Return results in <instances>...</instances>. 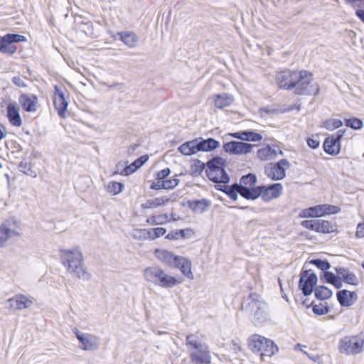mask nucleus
<instances>
[{
  "instance_id": "obj_1",
  "label": "nucleus",
  "mask_w": 364,
  "mask_h": 364,
  "mask_svg": "<svg viewBox=\"0 0 364 364\" xmlns=\"http://www.w3.org/2000/svg\"><path fill=\"white\" fill-rule=\"evenodd\" d=\"M280 88L293 90L296 95H317L319 92L317 84L312 83L311 73L306 70H284L276 75Z\"/></svg>"
},
{
  "instance_id": "obj_2",
  "label": "nucleus",
  "mask_w": 364,
  "mask_h": 364,
  "mask_svg": "<svg viewBox=\"0 0 364 364\" xmlns=\"http://www.w3.org/2000/svg\"><path fill=\"white\" fill-rule=\"evenodd\" d=\"M257 177L252 173L243 176L240 183L232 186L220 185L218 190L224 191L231 199L236 200L237 194L247 200H255L259 198V186H256Z\"/></svg>"
},
{
  "instance_id": "obj_3",
  "label": "nucleus",
  "mask_w": 364,
  "mask_h": 364,
  "mask_svg": "<svg viewBox=\"0 0 364 364\" xmlns=\"http://www.w3.org/2000/svg\"><path fill=\"white\" fill-rule=\"evenodd\" d=\"M62 263L73 277L88 280L90 274L83 267V256L79 248L72 250H60Z\"/></svg>"
},
{
  "instance_id": "obj_4",
  "label": "nucleus",
  "mask_w": 364,
  "mask_h": 364,
  "mask_svg": "<svg viewBox=\"0 0 364 364\" xmlns=\"http://www.w3.org/2000/svg\"><path fill=\"white\" fill-rule=\"evenodd\" d=\"M143 276L147 282L164 289L173 288L182 282V279L168 274L158 266L145 268L143 271Z\"/></svg>"
},
{
  "instance_id": "obj_5",
  "label": "nucleus",
  "mask_w": 364,
  "mask_h": 364,
  "mask_svg": "<svg viewBox=\"0 0 364 364\" xmlns=\"http://www.w3.org/2000/svg\"><path fill=\"white\" fill-rule=\"evenodd\" d=\"M186 344L188 348L190 358L193 364L211 363V355L208 346L201 343L196 335H188Z\"/></svg>"
},
{
  "instance_id": "obj_6",
  "label": "nucleus",
  "mask_w": 364,
  "mask_h": 364,
  "mask_svg": "<svg viewBox=\"0 0 364 364\" xmlns=\"http://www.w3.org/2000/svg\"><path fill=\"white\" fill-rule=\"evenodd\" d=\"M249 346L252 352L259 353L261 359L263 360L265 357H271L279 350L278 347L272 340L258 334L250 336Z\"/></svg>"
},
{
  "instance_id": "obj_7",
  "label": "nucleus",
  "mask_w": 364,
  "mask_h": 364,
  "mask_svg": "<svg viewBox=\"0 0 364 364\" xmlns=\"http://www.w3.org/2000/svg\"><path fill=\"white\" fill-rule=\"evenodd\" d=\"M364 348V333L349 335L341 338L338 343V350L346 355H356Z\"/></svg>"
},
{
  "instance_id": "obj_8",
  "label": "nucleus",
  "mask_w": 364,
  "mask_h": 364,
  "mask_svg": "<svg viewBox=\"0 0 364 364\" xmlns=\"http://www.w3.org/2000/svg\"><path fill=\"white\" fill-rule=\"evenodd\" d=\"M207 166L206 175L210 181L219 183L218 189L220 185H225L229 182L230 178L224 169L225 160L223 158H213L208 161Z\"/></svg>"
},
{
  "instance_id": "obj_9",
  "label": "nucleus",
  "mask_w": 364,
  "mask_h": 364,
  "mask_svg": "<svg viewBox=\"0 0 364 364\" xmlns=\"http://www.w3.org/2000/svg\"><path fill=\"white\" fill-rule=\"evenodd\" d=\"M73 332L79 341V348L81 350L94 352L99 349L101 343L99 337L92 333L82 332L77 328H74Z\"/></svg>"
},
{
  "instance_id": "obj_10",
  "label": "nucleus",
  "mask_w": 364,
  "mask_h": 364,
  "mask_svg": "<svg viewBox=\"0 0 364 364\" xmlns=\"http://www.w3.org/2000/svg\"><path fill=\"white\" fill-rule=\"evenodd\" d=\"M247 308L254 315V316L259 320L263 318L267 313V305L265 302L261 301L259 295L251 294L246 300Z\"/></svg>"
},
{
  "instance_id": "obj_11",
  "label": "nucleus",
  "mask_w": 364,
  "mask_h": 364,
  "mask_svg": "<svg viewBox=\"0 0 364 364\" xmlns=\"http://www.w3.org/2000/svg\"><path fill=\"white\" fill-rule=\"evenodd\" d=\"M289 167L287 159H281L276 164H269L264 168V173L273 180H281L285 177V171Z\"/></svg>"
},
{
  "instance_id": "obj_12",
  "label": "nucleus",
  "mask_w": 364,
  "mask_h": 364,
  "mask_svg": "<svg viewBox=\"0 0 364 364\" xmlns=\"http://www.w3.org/2000/svg\"><path fill=\"white\" fill-rule=\"evenodd\" d=\"M34 298L30 295L18 294L7 300L9 307L12 311H21L31 307Z\"/></svg>"
},
{
  "instance_id": "obj_13",
  "label": "nucleus",
  "mask_w": 364,
  "mask_h": 364,
  "mask_svg": "<svg viewBox=\"0 0 364 364\" xmlns=\"http://www.w3.org/2000/svg\"><path fill=\"white\" fill-rule=\"evenodd\" d=\"M317 283V276L314 273L304 271L301 273L299 286L305 296L310 295Z\"/></svg>"
},
{
  "instance_id": "obj_14",
  "label": "nucleus",
  "mask_w": 364,
  "mask_h": 364,
  "mask_svg": "<svg viewBox=\"0 0 364 364\" xmlns=\"http://www.w3.org/2000/svg\"><path fill=\"white\" fill-rule=\"evenodd\" d=\"M66 91L63 87L55 86L54 106L61 117H65L68 102L65 97Z\"/></svg>"
},
{
  "instance_id": "obj_15",
  "label": "nucleus",
  "mask_w": 364,
  "mask_h": 364,
  "mask_svg": "<svg viewBox=\"0 0 364 364\" xmlns=\"http://www.w3.org/2000/svg\"><path fill=\"white\" fill-rule=\"evenodd\" d=\"M283 188L280 183H274L269 186H259L258 190L259 197H262L265 202H269L272 199L277 198L282 193Z\"/></svg>"
},
{
  "instance_id": "obj_16",
  "label": "nucleus",
  "mask_w": 364,
  "mask_h": 364,
  "mask_svg": "<svg viewBox=\"0 0 364 364\" xmlns=\"http://www.w3.org/2000/svg\"><path fill=\"white\" fill-rule=\"evenodd\" d=\"M255 146V145L254 144H250L242 141H232L225 144L223 146V149L225 152L239 155L247 154L251 152L252 149Z\"/></svg>"
},
{
  "instance_id": "obj_17",
  "label": "nucleus",
  "mask_w": 364,
  "mask_h": 364,
  "mask_svg": "<svg viewBox=\"0 0 364 364\" xmlns=\"http://www.w3.org/2000/svg\"><path fill=\"white\" fill-rule=\"evenodd\" d=\"M345 131L339 130L336 134L327 137L323 143L324 151L331 155H336L340 152V140Z\"/></svg>"
},
{
  "instance_id": "obj_18",
  "label": "nucleus",
  "mask_w": 364,
  "mask_h": 364,
  "mask_svg": "<svg viewBox=\"0 0 364 364\" xmlns=\"http://www.w3.org/2000/svg\"><path fill=\"white\" fill-rule=\"evenodd\" d=\"M14 226L11 220H6L0 225V247H4L10 239L19 235Z\"/></svg>"
},
{
  "instance_id": "obj_19",
  "label": "nucleus",
  "mask_w": 364,
  "mask_h": 364,
  "mask_svg": "<svg viewBox=\"0 0 364 364\" xmlns=\"http://www.w3.org/2000/svg\"><path fill=\"white\" fill-rule=\"evenodd\" d=\"M154 255L161 263L169 267H173L178 256L164 249H156Z\"/></svg>"
},
{
  "instance_id": "obj_20",
  "label": "nucleus",
  "mask_w": 364,
  "mask_h": 364,
  "mask_svg": "<svg viewBox=\"0 0 364 364\" xmlns=\"http://www.w3.org/2000/svg\"><path fill=\"white\" fill-rule=\"evenodd\" d=\"M19 102L26 112H34L37 110L38 98L33 95L22 94L19 97Z\"/></svg>"
},
{
  "instance_id": "obj_21",
  "label": "nucleus",
  "mask_w": 364,
  "mask_h": 364,
  "mask_svg": "<svg viewBox=\"0 0 364 364\" xmlns=\"http://www.w3.org/2000/svg\"><path fill=\"white\" fill-rule=\"evenodd\" d=\"M4 46L6 47L5 53L13 54L16 51V46L12 43L26 41V38L21 35L9 33L4 36Z\"/></svg>"
},
{
  "instance_id": "obj_22",
  "label": "nucleus",
  "mask_w": 364,
  "mask_h": 364,
  "mask_svg": "<svg viewBox=\"0 0 364 364\" xmlns=\"http://www.w3.org/2000/svg\"><path fill=\"white\" fill-rule=\"evenodd\" d=\"M278 154L282 155L283 152L277 146H266L257 151V156L262 161L272 160Z\"/></svg>"
},
{
  "instance_id": "obj_23",
  "label": "nucleus",
  "mask_w": 364,
  "mask_h": 364,
  "mask_svg": "<svg viewBox=\"0 0 364 364\" xmlns=\"http://www.w3.org/2000/svg\"><path fill=\"white\" fill-rule=\"evenodd\" d=\"M191 262L183 257L178 256L173 268H178L182 274L190 279H193L194 276L191 271Z\"/></svg>"
},
{
  "instance_id": "obj_24",
  "label": "nucleus",
  "mask_w": 364,
  "mask_h": 364,
  "mask_svg": "<svg viewBox=\"0 0 364 364\" xmlns=\"http://www.w3.org/2000/svg\"><path fill=\"white\" fill-rule=\"evenodd\" d=\"M230 135L234 138L247 141L257 142L262 139V136L260 134L252 131H241L232 133Z\"/></svg>"
},
{
  "instance_id": "obj_25",
  "label": "nucleus",
  "mask_w": 364,
  "mask_h": 364,
  "mask_svg": "<svg viewBox=\"0 0 364 364\" xmlns=\"http://www.w3.org/2000/svg\"><path fill=\"white\" fill-rule=\"evenodd\" d=\"M7 117L9 122L15 127H21L22 120L19 114V109L14 104H9L7 107Z\"/></svg>"
},
{
  "instance_id": "obj_26",
  "label": "nucleus",
  "mask_w": 364,
  "mask_h": 364,
  "mask_svg": "<svg viewBox=\"0 0 364 364\" xmlns=\"http://www.w3.org/2000/svg\"><path fill=\"white\" fill-rule=\"evenodd\" d=\"M337 298L341 306H350L355 301L356 294L348 290H342L337 293Z\"/></svg>"
},
{
  "instance_id": "obj_27",
  "label": "nucleus",
  "mask_w": 364,
  "mask_h": 364,
  "mask_svg": "<svg viewBox=\"0 0 364 364\" xmlns=\"http://www.w3.org/2000/svg\"><path fill=\"white\" fill-rule=\"evenodd\" d=\"M213 100L215 106L219 109L231 105L234 101L232 96L226 93L215 95Z\"/></svg>"
},
{
  "instance_id": "obj_28",
  "label": "nucleus",
  "mask_w": 364,
  "mask_h": 364,
  "mask_svg": "<svg viewBox=\"0 0 364 364\" xmlns=\"http://www.w3.org/2000/svg\"><path fill=\"white\" fill-rule=\"evenodd\" d=\"M315 218L322 217L326 214L336 213L339 210V208L328 204L318 205L313 207Z\"/></svg>"
},
{
  "instance_id": "obj_29",
  "label": "nucleus",
  "mask_w": 364,
  "mask_h": 364,
  "mask_svg": "<svg viewBox=\"0 0 364 364\" xmlns=\"http://www.w3.org/2000/svg\"><path fill=\"white\" fill-rule=\"evenodd\" d=\"M170 200L171 198L168 196L157 197L147 200L144 203L141 204V207L143 209H154L168 203Z\"/></svg>"
},
{
  "instance_id": "obj_30",
  "label": "nucleus",
  "mask_w": 364,
  "mask_h": 364,
  "mask_svg": "<svg viewBox=\"0 0 364 364\" xmlns=\"http://www.w3.org/2000/svg\"><path fill=\"white\" fill-rule=\"evenodd\" d=\"M178 151L187 156H191L198 152L197 139L183 143L178 148Z\"/></svg>"
},
{
  "instance_id": "obj_31",
  "label": "nucleus",
  "mask_w": 364,
  "mask_h": 364,
  "mask_svg": "<svg viewBox=\"0 0 364 364\" xmlns=\"http://www.w3.org/2000/svg\"><path fill=\"white\" fill-rule=\"evenodd\" d=\"M149 157L147 155H144L135 160L130 165L127 166L121 172L124 176H128L136 171L139 168L142 166L148 160Z\"/></svg>"
},
{
  "instance_id": "obj_32",
  "label": "nucleus",
  "mask_w": 364,
  "mask_h": 364,
  "mask_svg": "<svg viewBox=\"0 0 364 364\" xmlns=\"http://www.w3.org/2000/svg\"><path fill=\"white\" fill-rule=\"evenodd\" d=\"M336 272L338 275L341 278L343 279V280L349 284L353 285H357L358 284V278L355 276V274L349 271V269L346 268H336Z\"/></svg>"
},
{
  "instance_id": "obj_33",
  "label": "nucleus",
  "mask_w": 364,
  "mask_h": 364,
  "mask_svg": "<svg viewBox=\"0 0 364 364\" xmlns=\"http://www.w3.org/2000/svg\"><path fill=\"white\" fill-rule=\"evenodd\" d=\"M118 35L120 36V40L129 48H134L139 40L136 35L132 32H122Z\"/></svg>"
},
{
  "instance_id": "obj_34",
  "label": "nucleus",
  "mask_w": 364,
  "mask_h": 364,
  "mask_svg": "<svg viewBox=\"0 0 364 364\" xmlns=\"http://www.w3.org/2000/svg\"><path fill=\"white\" fill-rule=\"evenodd\" d=\"M210 203L205 199L193 201L190 204L191 209L197 213H202L206 210Z\"/></svg>"
},
{
  "instance_id": "obj_35",
  "label": "nucleus",
  "mask_w": 364,
  "mask_h": 364,
  "mask_svg": "<svg viewBox=\"0 0 364 364\" xmlns=\"http://www.w3.org/2000/svg\"><path fill=\"white\" fill-rule=\"evenodd\" d=\"M314 292L316 297L321 300L327 299L332 295V291L324 286H319L316 287Z\"/></svg>"
},
{
  "instance_id": "obj_36",
  "label": "nucleus",
  "mask_w": 364,
  "mask_h": 364,
  "mask_svg": "<svg viewBox=\"0 0 364 364\" xmlns=\"http://www.w3.org/2000/svg\"><path fill=\"white\" fill-rule=\"evenodd\" d=\"M168 221L169 220L167 214L154 215L146 219V223L151 225H162Z\"/></svg>"
},
{
  "instance_id": "obj_37",
  "label": "nucleus",
  "mask_w": 364,
  "mask_h": 364,
  "mask_svg": "<svg viewBox=\"0 0 364 364\" xmlns=\"http://www.w3.org/2000/svg\"><path fill=\"white\" fill-rule=\"evenodd\" d=\"M316 232L329 233L333 232V227L330 222L323 220H317Z\"/></svg>"
},
{
  "instance_id": "obj_38",
  "label": "nucleus",
  "mask_w": 364,
  "mask_h": 364,
  "mask_svg": "<svg viewBox=\"0 0 364 364\" xmlns=\"http://www.w3.org/2000/svg\"><path fill=\"white\" fill-rule=\"evenodd\" d=\"M123 188L122 183L112 181L107 185V192L114 196L121 193Z\"/></svg>"
},
{
  "instance_id": "obj_39",
  "label": "nucleus",
  "mask_w": 364,
  "mask_h": 364,
  "mask_svg": "<svg viewBox=\"0 0 364 364\" xmlns=\"http://www.w3.org/2000/svg\"><path fill=\"white\" fill-rule=\"evenodd\" d=\"M346 125L353 129H360L363 126V123L361 119L353 117L346 119Z\"/></svg>"
},
{
  "instance_id": "obj_40",
  "label": "nucleus",
  "mask_w": 364,
  "mask_h": 364,
  "mask_svg": "<svg viewBox=\"0 0 364 364\" xmlns=\"http://www.w3.org/2000/svg\"><path fill=\"white\" fill-rule=\"evenodd\" d=\"M324 124H325V127L327 129L333 130V129H337V128H339L340 127H341L343 124V122L341 119H329V120H327L326 122H325Z\"/></svg>"
},
{
  "instance_id": "obj_41",
  "label": "nucleus",
  "mask_w": 364,
  "mask_h": 364,
  "mask_svg": "<svg viewBox=\"0 0 364 364\" xmlns=\"http://www.w3.org/2000/svg\"><path fill=\"white\" fill-rule=\"evenodd\" d=\"M313 311L317 315H324L328 312V307L323 304H315L313 306Z\"/></svg>"
},
{
  "instance_id": "obj_42",
  "label": "nucleus",
  "mask_w": 364,
  "mask_h": 364,
  "mask_svg": "<svg viewBox=\"0 0 364 364\" xmlns=\"http://www.w3.org/2000/svg\"><path fill=\"white\" fill-rule=\"evenodd\" d=\"M311 262L314 264L316 267L324 272H326L331 267L329 262H328L327 261H323L321 259H314Z\"/></svg>"
},
{
  "instance_id": "obj_43",
  "label": "nucleus",
  "mask_w": 364,
  "mask_h": 364,
  "mask_svg": "<svg viewBox=\"0 0 364 364\" xmlns=\"http://www.w3.org/2000/svg\"><path fill=\"white\" fill-rule=\"evenodd\" d=\"M162 181V186H164V189H172L178 184L179 180L178 178H166Z\"/></svg>"
},
{
  "instance_id": "obj_44",
  "label": "nucleus",
  "mask_w": 364,
  "mask_h": 364,
  "mask_svg": "<svg viewBox=\"0 0 364 364\" xmlns=\"http://www.w3.org/2000/svg\"><path fill=\"white\" fill-rule=\"evenodd\" d=\"M301 226L316 232L317 220H304L301 222Z\"/></svg>"
},
{
  "instance_id": "obj_45",
  "label": "nucleus",
  "mask_w": 364,
  "mask_h": 364,
  "mask_svg": "<svg viewBox=\"0 0 364 364\" xmlns=\"http://www.w3.org/2000/svg\"><path fill=\"white\" fill-rule=\"evenodd\" d=\"M299 216L300 218H315L313 207H310L306 209L302 210L299 214Z\"/></svg>"
},
{
  "instance_id": "obj_46",
  "label": "nucleus",
  "mask_w": 364,
  "mask_h": 364,
  "mask_svg": "<svg viewBox=\"0 0 364 364\" xmlns=\"http://www.w3.org/2000/svg\"><path fill=\"white\" fill-rule=\"evenodd\" d=\"M151 231L155 233V235L151 237L152 240H155L161 236H163L166 232V229L164 228H151Z\"/></svg>"
},
{
  "instance_id": "obj_47",
  "label": "nucleus",
  "mask_w": 364,
  "mask_h": 364,
  "mask_svg": "<svg viewBox=\"0 0 364 364\" xmlns=\"http://www.w3.org/2000/svg\"><path fill=\"white\" fill-rule=\"evenodd\" d=\"M170 173H171V171L168 168H164L158 172L157 176H156V179L164 181L167 178V177L168 176Z\"/></svg>"
},
{
  "instance_id": "obj_48",
  "label": "nucleus",
  "mask_w": 364,
  "mask_h": 364,
  "mask_svg": "<svg viewBox=\"0 0 364 364\" xmlns=\"http://www.w3.org/2000/svg\"><path fill=\"white\" fill-rule=\"evenodd\" d=\"M307 144L311 149H315L318 147L319 141L317 139V138H314V137L308 138Z\"/></svg>"
},
{
  "instance_id": "obj_49",
  "label": "nucleus",
  "mask_w": 364,
  "mask_h": 364,
  "mask_svg": "<svg viewBox=\"0 0 364 364\" xmlns=\"http://www.w3.org/2000/svg\"><path fill=\"white\" fill-rule=\"evenodd\" d=\"M323 274L326 281L330 284H332L337 277L333 273L327 271L323 272Z\"/></svg>"
},
{
  "instance_id": "obj_50",
  "label": "nucleus",
  "mask_w": 364,
  "mask_h": 364,
  "mask_svg": "<svg viewBox=\"0 0 364 364\" xmlns=\"http://www.w3.org/2000/svg\"><path fill=\"white\" fill-rule=\"evenodd\" d=\"M197 145L198 151H208V145L207 144V139L206 140H202V141H198L197 140Z\"/></svg>"
},
{
  "instance_id": "obj_51",
  "label": "nucleus",
  "mask_w": 364,
  "mask_h": 364,
  "mask_svg": "<svg viewBox=\"0 0 364 364\" xmlns=\"http://www.w3.org/2000/svg\"><path fill=\"white\" fill-rule=\"evenodd\" d=\"M207 144L208 145L209 151H210L218 148L220 145V143L214 139L209 138L207 139Z\"/></svg>"
},
{
  "instance_id": "obj_52",
  "label": "nucleus",
  "mask_w": 364,
  "mask_h": 364,
  "mask_svg": "<svg viewBox=\"0 0 364 364\" xmlns=\"http://www.w3.org/2000/svg\"><path fill=\"white\" fill-rule=\"evenodd\" d=\"M12 82L18 87H24L26 84L23 80L18 76H15L12 78Z\"/></svg>"
},
{
  "instance_id": "obj_53",
  "label": "nucleus",
  "mask_w": 364,
  "mask_h": 364,
  "mask_svg": "<svg viewBox=\"0 0 364 364\" xmlns=\"http://www.w3.org/2000/svg\"><path fill=\"white\" fill-rule=\"evenodd\" d=\"M347 2L354 7L364 8V0H347Z\"/></svg>"
},
{
  "instance_id": "obj_54",
  "label": "nucleus",
  "mask_w": 364,
  "mask_h": 364,
  "mask_svg": "<svg viewBox=\"0 0 364 364\" xmlns=\"http://www.w3.org/2000/svg\"><path fill=\"white\" fill-rule=\"evenodd\" d=\"M181 232H178V230L172 231V232H170L166 236V238H167L168 240H178V239H181V237L179 235V234H181Z\"/></svg>"
},
{
  "instance_id": "obj_55",
  "label": "nucleus",
  "mask_w": 364,
  "mask_h": 364,
  "mask_svg": "<svg viewBox=\"0 0 364 364\" xmlns=\"http://www.w3.org/2000/svg\"><path fill=\"white\" fill-rule=\"evenodd\" d=\"M162 184H163V181L161 180L156 179V181L154 182L151 185V188L154 189V190H159L161 188L164 189V186H162Z\"/></svg>"
},
{
  "instance_id": "obj_56",
  "label": "nucleus",
  "mask_w": 364,
  "mask_h": 364,
  "mask_svg": "<svg viewBox=\"0 0 364 364\" xmlns=\"http://www.w3.org/2000/svg\"><path fill=\"white\" fill-rule=\"evenodd\" d=\"M356 237H364V225L358 224L357 226L356 231Z\"/></svg>"
},
{
  "instance_id": "obj_57",
  "label": "nucleus",
  "mask_w": 364,
  "mask_h": 364,
  "mask_svg": "<svg viewBox=\"0 0 364 364\" xmlns=\"http://www.w3.org/2000/svg\"><path fill=\"white\" fill-rule=\"evenodd\" d=\"M332 284L336 288L340 289L342 287V280L341 278L339 276H337L336 278L334 279Z\"/></svg>"
},
{
  "instance_id": "obj_58",
  "label": "nucleus",
  "mask_w": 364,
  "mask_h": 364,
  "mask_svg": "<svg viewBox=\"0 0 364 364\" xmlns=\"http://www.w3.org/2000/svg\"><path fill=\"white\" fill-rule=\"evenodd\" d=\"M6 136V131L5 127L0 124V141Z\"/></svg>"
},
{
  "instance_id": "obj_59",
  "label": "nucleus",
  "mask_w": 364,
  "mask_h": 364,
  "mask_svg": "<svg viewBox=\"0 0 364 364\" xmlns=\"http://www.w3.org/2000/svg\"><path fill=\"white\" fill-rule=\"evenodd\" d=\"M191 230L190 229H186V230H178V232H181V234H179L180 237H181V238H184L186 237V235H188V233H191Z\"/></svg>"
},
{
  "instance_id": "obj_60",
  "label": "nucleus",
  "mask_w": 364,
  "mask_h": 364,
  "mask_svg": "<svg viewBox=\"0 0 364 364\" xmlns=\"http://www.w3.org/2000/svg\"><path fill=\"white\" fill-rule=\"evenodd\" d=\"M355 14L364 23V10L358 9L355 11Z\"/></svg>"
},
{
  "instance_id": "obj_61",
  "label": "nucleus",
  "mask_w": 364,
  "mask_h": 364,
  "mask_svg": "<svg viewBox=\"0 0 364 364\" xmlns=\"http://www.w3.org/2000/svg\"><path fill=\"white\" fill-rule=\"evenodd\" d=\"M124 168H123L122 164H121V163L117 164L116 166V171H114V173H119L121 175H124L123 173H121V172H122Z\"/></svg>"
},
{
  "instance_id": "obj_62",
  "label": "nucleus",
  "mask_w": 364,
  "mask_h": 364,
  "mask_svg": "<svg viewBox=\"0 0 364 364\" xmlns=\"http://www.w3.org/2000/svg\"><path fill=\"white\" fill-rule=\"evenodd\" d=\"M6 50V47L4 46V36H0V52L4 53Z\"/></svg>"
},
{
  "instance_id": "obj_63",
  "label": "nucleus",
  "mask_w": 364,
  "mask_h": 364,
  "mask_svg": "<svg viewBox=\"0 0 364 364\" xmlns=\"http://www.w3.org/2000/svg\"><path fill=\"white\" fill-rule=\"evenodd\" d=\"M144 232V233H146V236L145 237H147L150 240H152V237L153 236L155 235V233H154L152 231H151V229H149V230H143Z\"/></svg>"
},
{
  "instance_id": "obj_64",
  "label": "nucleus",
  "mask_w": 364,
  "mask_h": 364,
  "mask_svg": "<svg viewBox=\"0 0 364 364\" xmlns=\"http://www.w3.org/2000/svg\"><path fill=\"white\" fill-rule=\"evenodd\" d=\"M26 173L31 176L36 177V173L31 169H29Z\"/></svg>"
}]
</instances>
